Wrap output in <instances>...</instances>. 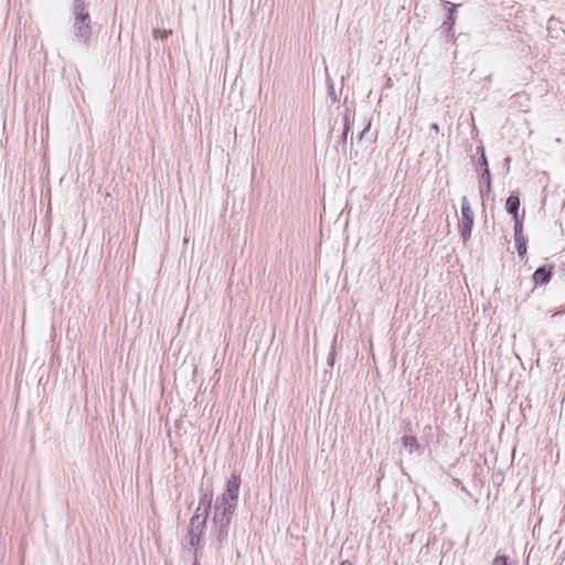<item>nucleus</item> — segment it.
Here are the masks:
<instances>
[{"instance_id":"8","label":"nucleus","mask_w":565,"mask_h":565,"mask_svg":"<svg viewBox=\"0 0 565 565\" xmlns=\"http://www.w3.org/2000/svg\"><path fill=\"white\" fill-rule=\"evenodd\" d=\"M515 247L520 257L526 254V241L523 235L515 234Z\"/></svg>"},{"instance_id":"6","label":"nucleus","mask_w":565,"mask_h":565,"mask_svg":"<svg viewBox=\"0 0 565 565\" xmlns=\"http://www.w3.org/2000/svg\"><path fill=\"white\" fill-rule=\"evenodd\" d=\"M519 206H520V199H519V196L510 195L508 198V200H507L505 207H507V211L510 214H513L515 221H518V210H519Z\"/></svg>"},{"instance_id":"1","label":"nucleus","mask_w":565,"mask_h":565,"mask_svg":"<svg viewBox=\"0 0 565 565\" xmlns=\"http://www.w3.org/2000/svg\"><path fill=\"white\" fill-rule=\"evenodd\" d=\"M241 482V476L238 473H232L226 482L224 493L216 500L213 524L218 542H222L227 535V529L236 508Z\"/></svg>"},{"instance_id":"9","label":"nucleus","mask_w":565,"mask_h":565,"mask_svg":"<svg viewBox=\"0 0 565 565\" xmlns=\"http://www.w3.org/2000/svg\"><path fill=\"white\" fill-rule=\"evenodd\" d=\"M171 33H172L171 30H159V29L153 30V36L156 39H161V40L168 38Z\"/></svg>"},{"instance_id":"10","label":"nucleus","mask_w":565,"mask_h":565,"mask_svg":"<svg viewBox=\"0 0 565 565\" xmlns=\"http://www.w3.org/2000/svg\"><path fill=\"white\" fill-rule=\"evenodd\" d=\"M431 129L435 130L437 134L439 132V126L438 124H433Z\"/></svg>"},{"instance_id":"4","label":"nucleus","mask_w":565,"mask_h":565,"mask_svg":"<svg viewBox=\"0 0 565 565\" xmlns=\"http://www.w3.org/2000/svg\"><path fill=\"white\" fill-rule=\"evenodd\" d=\"M473 226V212L470 206V203L466 198L462 199L461 203V216L458 223V227L462 238L466 241L471 235V230Z\"/></svg>"},{"instance_id":"3","label":"nucleus","mask_w":565,"mask_h":565,"mask_svg":"<svg viewBox=\"0 0 565 565\" xmlns=\"http://www.w3.org/2000/svg\"><path fill=\"white\" fill-rule=\"evenodd\" d=\"M74 7L76 11L74 24L76 35L83 39H87L90 34V18L86 11L84 0H75Z\"/></svg>"},{"instance_id":"11","label":"nucleus","mask_w":565,"mask_h":565,"mask_svg":"<svg viewBox=\"0 0 565 565\" xmlns=\"http://www.w3.org/2000/svg\"><path fill=\"white\" fill-rule=\"evenodd\" d=\"M340 565H352V564H351V562H349V561H343V562H341V564H340Z\"/></svg>"},{"instance_id":"2","label":"nucleus","mask_w":565,"mask_h":565,"mask_svg":"<svg viewBox=\"0 0 565 565\" xmlns=\"http://www.w3.org/2000/svg\"><path fill=\"white\" fill-rule=\"evenodd\" d=\"M212 501H213V491L212 490H207L202 493L200 501H199V505L196 508V511H195L194 515L191 518V526H195L198 524V526L201 527L200 533L198 535H195L191 532L190 544L192 546H196L200 544V535L202 534L203 529L205 526Z\"/></svg>"},{"instance_id":"7","label":"nucleus","mask_w":565,"mask_h":565,"mask_svg":"<svg viewBox=\"0 0 565 565\" xmlns=\"http://www.w3.org/2000/svg\"><path fill=\"white\" fill-rule=\"evenodd\" d=\"M402 444L409 450V452L416 451L419 448L417 438L415 436H404L402 438Z\"/></svg>"},{"instance_id":"5","label":"nucleus","mask_w":565,"mask_h":565,"mask_svg":"<svg viewBox=\"0 0 565 565\" xmlns=\"http://www.w3.org/2000/svg\"><path fill=\"white\" fill-rule=\"evenodd\" d=\"M552 270L546 267L537 268L533 274V280L535 284H544L551 279Z\"/></svg>"}]
</instances>
